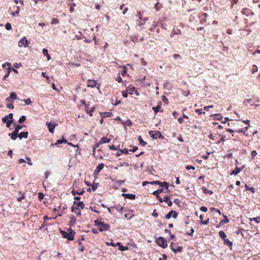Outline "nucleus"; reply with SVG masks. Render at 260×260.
I'll return each instance as SVG.
<instances>
[{"label":"nucleus","instance_id":"obj_1","mask_svg":"<svg viewBox=\"0 0 260 260\" xmlns=\"http://www.w3.org/2000/svg\"><path fill=\"white\" fill-rule=\"evenodd\" d=\"M95 225L99 227V230L100 232H103L108 230L110 226L108 224H105L104 222L99 221L98 220L94 221Z\"/></svg>","mask_w":260,"mask_h":260},{"label":"nucleus","instance_id":"obj_2","mask_svg":"<svg viewBox=\"0 0 260 260\" xmlns=\"http://www.w3.org/2000/svg\"><path fill=\"white\" fill-rule=\"evenodd\" d=\"M68 232H69L61 231L62 237L68 239L69 240H73L75 232L71 228L68 230Z\"/></svg>","mask_w":260,"mask_h":260},{"label":"nucleus","instance_id":"obj_3","mask_svg":"<svg viewBox=\"0 0 260 260\" xmlns=\"http://www.w3.org/2000/svg\"><path fill=\"white\" fill-rule=\"evenodd\" d=\"M136 16H138L139 18V20H137V25L138 26H141L145 24V21L148 20V18H143L142 16V14L140 12H138Z\"/></svg>","mask_w":260,"mask_h":260},{"label":"nucleus","instance_id":"obj_4","mask_svg":"<svg viewBox=\"0 0 260 260\" xmlns=\"http://www.w3.org/2000/svg\"><path fill=\"white\" fill-rule=\"evenodd\" d=\"M156 243L158 245L164 248H166L168 246L166 240L162 237H159L156 239Z\"/></svg>","mask_w":260,"mask_h":260},{"label":"nucleus","instance_id":"obj_5","mask_svg":"<svg viewBox=\"0 0 260 260\" xmlns=\"http://www.w3.org/2000/svg\"><path fill=\"white\" fill-rule=\"evenodd\" d=\"M29 44V42L26 39L25 37H23L18 42V46L19 47H27Z\"/></svg>","mask_w":260,"mask_h":260},{"label":"nucleus","instance_id":"obj_6","mask_svg":"<svg viewBox=\"0 0 260 260\" xmlns=\"http://www.w3.org/2000/svg\"><path fill=\"white\" fill-rule=\"evenodd\" d=\"M149 133L150 137L151 138H152L153 139H156L158 138H159L161 136L160 132L159 131H156V132L149 131Z\"/></svg>","mask_w":260,"mask_h":260},{"label":"nucleus","instance_id":"obj_7","mask_svg":"<svg viewBox=\"0 0 260 260\" xmlns=\"http://www.w3.org/2000/svg\"><path fill=\"white\" fill-rule=\"evenodd\" d=\"M178 215V213L175 211L171 210L166 215L165 218L166 219H170L171 216L174 218H176Z\"/></svg>","mask_w":260,"mask_h":260},{"label":"nucleus","instance_id":"obj_8","mask_svg":"<svg viewBox=\"0 0 260 260\" xmlns=\"http://www.w3.org/2000/svg\"><path fill=\"white\" fill-rule=\"evenodd\" d=\"M163 189L162 188L154 191L152 194L156 196V199L159 201V202H162V199L160 197L159 194L162 192Z\"/></svg>","mask_w":260,"mask_h":260},{"label":"nucleus","instance_id":"obj_9","mask_svg":"<svg viewBox=\"0 0 260 260\" xmlns=\"http://www.w3.org/2000/svg\"><path fill=\"white\" fill-rule=\"evenodd\" d=\"M245 167V166H243L242 168H238V167H236V169L233 170L231 173V175H237L238 173H239Z\"/></svg>","mask_w":260,"mask_h":260},{"label":"nucleus","instance_id":"obj_10","mask_svg":"<svg viewBox=\"0 0 260 260\" xmlns=\"http://www.w3.org/2000/svg\"><path fill=\"white\" fill-rule=\"evenodd\" d=\"M46 125L48 126V128L49 129V131L51 133H53L54 132V129L56 125H52L51 122H49L48 121L46 122Z\"/></svg>","mask_w":260,"mask_h":260},{"label":"nucleus","instance_id":"obj_11","mask_svg":"<svg viewBox=\"0 0 260 260\" xmlns=\"http://www.w3.org/2000/svg\"><path fill=\"white\" fill-rule=\"evenodd\" d=\"M96 85V82L95 80L91 79L88 80L87 86L93 88L95 87Z\"/></svg>","mask_w":260,"mask_h":260},{"label":"nucleus","instance_id":"obj_12","mask_svg":"<svg viewBox=\"0 0 260 260\" xmlns=\"http://www.w3.org/2000/svg\"><path fill=\"white\" fill-rule=\"evenodd\" d=\"M122 196L126 199L134 200L136 198V196L134 194L129 193H124L122 194Z\"/></svg>","mask_w":260,"mask_h":260},{"label":"nucleus","instance_id":"obj_13","mask_svg":"<svg viewBox=\"0 0 260 260\" xmlns=\"http://www.w3.org/2000/svg\"><path fill=\"white\" fill-rule=\"evenodd\" d=\"M9 136L12 140H15L18 137V133L14 131L12 133L9 134Z\"/></svg>","mask_w":260,"mask_h":260},{"label":"nucleus","instance_id":"obj_14","mask_svg":"<svg viewBox=\"0 0 260 260\" xmlns=\"http://www.w3.org/2000/svg\"><path fill=\"white\" fill-rule=\"evenodd\" d=\"M63 143H67V140H65L63 138L61 140H58L57 141L56 143L55 144H51V146H59V145Z\"/></svg>","mask_w":260,"mask_h":260},{"label":"nucleus","instance_id":"obj_15","mask_svg":"<svg viewBox=\"0 0 260 260\" xmlns=\"http://www.w3.org/2000/svg\"><path fill=\"white\" fill-rule=\"evenodd\" d=\"M28 132H21L19 134H18V137L20 139H21L23 138L26 139L28 137Z\"/></svg>","mask_w":260,"mask_h":260},{"label":"nucleus","instance_id":"obj_16","mask_svg":"<svg viewBox=\"0 0 260 260\" xmlns=\"http://www.w3.org/2000/svg\"><path fill=\"white\" fill-rule=\"evenodd\" d=\"M74 206L76 207H78V208H80L81 209H83L84 207V204L83 202H78L76 203V202H74Z\"/></svg>","mask_w":260,"mask_h":260},{"label":"nucleus","instance_id":"obj_17","mask_svg":"<svg viewBox=\"0 0 260 260\" xmlns=\"http://www.w3.org/2000/svg\"><path fill=\"white\" fill-rule=\"evenodd\" d=\"M72 211L76 213L77 215H80L81 214V212L79 211V209L78 207H76L74 206L72 207Z\"/></svg>","mask_w":260,"mask_h":260},{"label":"nucleus","instance_id":"obj_18","mask_svg":"<svg viewBox=\"0 0 260 260\" xmlns=\"http://www.w3.org/2000/svg\"><path fill=\"white\" fill-rule=\"evenodd\" d=\"M43 54L44 56H46L47 58V60H49L51 59V57L50 55L48 54V50L46 48H44L42 50Z\"/></svg>","mask_w":260,"mask_h":260},{"label":"nucleus","instance_id":"obj_19","mask_svg":"<svg viewBox=\"0 0 260 260\" xmlns=\"http://www.w3.org/2000/svg\"><path fill=\"white\" fill-rule=\"evenodd\" d=\"M104 167L103 164H100L96 168L94 171L95 173H99L103 169Z\"/></svg>","mask_w":260,"mask_h":260},{"label":"nucleus","instance_id":"obj_20","mask_svg":"<svg viewBox=\"0 0 260 260\" xmlns=\"http://www.w3.org/2000/svg\"><path fill=\"white\" fill-rule=\"evenodd\" d=\"M163 85L165 88L168 89V90H170L171 88L170 82L168 80L164 81Z\"/></svg>","mask_w":260,"mask_h":260},{"label":"nucleus","instance_id":"obj_21","mask_svg":"<svg viewBox=\"0 0 260 260\" xmlns=\"http://www.w3.org/2000/svg\"><path fill=\"white\" fill-rule=\"evenodd\" d=\"M76 222V219L74 216H71L70 217V225L71 226H73L75 224Z\"/></svg>","mask_w":260,"mask_h":260},{"label":"nucleus","instance_id":"obj_22","mask_svg":"<svg viewBox=\"0 0 260 260\" xmlns=\"http://www.w3.org/2000/svg\"><path fill=\"white\" fill-rule=\"evenodd\" d=\"M116 245H118L119 246V249L121 251H124L126 250H127L128 249V247L125 246V247H123L121 243H120V242H117L116 243Z\"/></svg>","mask_w":260,"mask_h":260},{"label":"nucleus","instance_id":"obj_23","mask_svg":"<svg viewBox=\"0 0 260 260\" xmlns=\"http://www.w3.org/2000/svg\"><path fill=\"white\" fill-rule=\"evenodd\" d=\"M102 117L105 118V117H110L111 116H112V113L111 112H102L100 113Z\"/></svg>","mask_w":260,"mask_h":260},{"label":"nucleus","instance_id":"obj_24","mask_svg":"<svg viewBox=\"0 0 260 260\" xmlns=\"http://www.w3.org/2000/svg\"><path fill=\"white\" fill-rule=\"evenodd\" d=\"M110 141H111L110 139H108L106 137H103L101 139L100 143V144L108 143H109L110 142Z\"/></svg>","mask_w":260,"mask_h":260},{"label":"nucleus","instance_id":"obj_25","mask_svg":"<svg viewBox=\"0 0 260 260\" xmlns=\"http://www.w3.org/2000/svg\"><path fill=\"white\" fill-rule=\"evenodd\" d=\"M202 188L205 193L212 194L213 193L212 190H208L207 188L205 186H203Z\"/></svg>","mask_w":260,"mask_h":260},{"label":"nucleus","instance_id":"obj_26","mask_svg":"<svg viewBox=\"0 0 260 260\" xmlns=\"http://www.w3.org/2000/svg\"><path fill=\"white\" fill-rule=\"evenodd\" d=\"M224 244L230 247L231 248H232L233 245L232 242L227 239L224 240Z\"/></svg>","mask_w":260,"mask_h":260},{"label":"nucleus","instance_id":"obj_27","mask_svg":"<svg viewBox=\"0 0 260 260\" xmlns=\"http://www.w3.org/2000/svg\"><path fill=\"white\" fill-rule=\"evenodd\" d=\"M158 26V22L154 21L152 23V27L150 28L151 31H153L156 27Z\"/></svg>","mask_w":260,"mask_h":260},{"label":"nucleus","instance_id":"obj_28","mask_svg":"<svg viewBox=\"0 0 260 260\" xmlns=\"http://www.w3.org/2000/svg\"><path fill=\"white\" fill-rule=\"evenodd\" d=\"M224 219L223 220H221L220 222V225H223V224H224L225 223H226L229 222V220L227 216H224Z\"/></svg>","mask_w":260,"mask_h":260},{"label":"nucleus","instance_id":"obj_29","mask_svg":"<svg viewBox=\"0 0 260 260\" xmlns=\"http://www.w3.org/2000/svg\"><path fill=\"white\" fill-rule=\"evenodd\" d=\"M84 192V191L83 190L80 191H76L74 190H72V194L73 196H75L76 194H79V195H82Z\"/></svg>","mask_w":260,"mask_h":260},{"label":"nucleus","instance_id":"obj_30","mask_svg":"<svg viewBox=\"0 0 260 260\" xmlns=\"http://www.w3.org/2000/svg\"><path fill=\"white\" fill-rule=\"evenodd\" d=\"M162 8V5L160 4L159 3L157 2L155 5V6H154V8L157 11H159L161 8Z\"/></svg>","mask_w":260,"mask_h":260},{"label":"nucleus","instance_id":"obj_31","mask_svg":"<svg viewBox=\"0 0 260 260\" xmlns=\"http://www.w3.org/2000/svg\"><path fill=\"white\" fill-rule=\"evenodd\" d=\"M138 140L139 141L140 144L143 146H145L147 144V143L143 140L141 136H139L138 137Z\"/></svg>","mask_w":260,"mask_h":260},{"label":"nucleus","instance_id":"obj_32","mask_svg":"<svg viewBox=\"0 0 260 260\" xmlns=\"http://www.w3.org/2000/svg\"><path fill=\"white\" fill-rule=\"evenodd\" d=\"M219 235L222 239L224 240L226 239V236L223 231H220L219 232Z\"/></svg>","mask_w":260,"mask_h":260},{"label":"nucleus","instance_id":"obj_33","mask_svg":"<svg viewBox=\"0 0 260 260\" xmlns=\"http://www.w3.org/2000/svg\"><path fill=\"white\" fill-rule=\"evenodd\" d=\"M150 184H158V185H159L160 184H164V185H166L167 182H160L159 181H152V182H150Z\"/></svg>","mask_w":260,"mask_h":260},{"label":"nucleus","instance_id":"obj_34","mask_svg":"<svg viewBox=\"0 0 260 260\" xmlns=\"http://www.w3.org/2000/svg\"><path fill=\"white\" fill-rule=\"evenodd\" d=\"M250 221H254L256 223H259L260 222V217H256L252 218L250 219Z\"/></svg>","mask_w":260,"mask_h":260},{"label":"nucleus","instance_id":"obj_35","mask_svg":"<svg viewBox=\"0 0 260 260\" xmlns=\"http://www.w3.org/2000/svg\"><path fill=\"white\" fill-rule=\"evenodd\" d=\"M68 4L71 6V8H70V12H72V13L74 11V7H75L76 6V4H75V3H73V4L68 3Z\"/></svg>","mask_w":260,"mask_h":260},{"label":"nucleus","instance_id":"obj_36","mask_svg":"<svg viewBox=\"0 0 260 260\" xmlns=\"http://www.w3.org/2000/svg\"><path fill=\"white\" fill-rule=\"evenodd\" d=\"M25 158L26 162H27L29 166H32V162L31 161V158L28 156L26 157Z\"/></svg>","mask_w":260,"mask_h":260},{"label":"nucleus","instance_id":"obj_37","mask_svg":"<svg viewBox=\"0 0 260 260\" xmlns=\"http://www.w3.org/2000/svg\"><path fill=\"white\" fill-rule=\"evenodd\" d=\"M22 128V126L20 125H17L15 127L14 131L16 132L17 133H19V131L20 129H21Z\"/></svg>","mask_w":260,"mask_h":260},{"label":"nucleus","instance_id":"obj_38","mask_svg":"<svg viewBox=\"0 0 260 260\" xmlns=\"http://www.w3.org/2000/svg\"><path fill=\"white\" fill-rule=\"evenodd\" d=\"M245 189L246 190H250L252 192H254L255 191V189L253 187H250L247 185H245Z\"/></svg>","mask_w":260,"mask_h":260},{"label":"nucleus","instance_id":"obj_39","mask_svg":"<svg viewBox=\"0 0 260 260\" xmlns=\"http://www.w3.org/2000/svg\"><path fill=\"white\" fill-rule=\"evenodd\" d=\"M10 96L12 100H16L17 99V96L14 92L11 93Z\"/></svg>","mask_w":260,"mask_h":260},{"label":"nucleus","instance_id":"obj_40","mask_svg":"<svg viewBox=\"0 0 260 260\" xmlns=\"http://www.w3.org/2000/svg\"><path fill=\"white\" fill-rule=\"evenodd\" d=\"M23 101L25 102V104L27 105H30L32 103V102L30 98L24 100Z\"/></svg>","mask_w":260,"mask_h":260},{"label":"nucleus","instance_id":"obj_41","mask_svg":"<svg viewBox=\"0 0 260 260\" xmlns=\"http://www.w3.org/2000/svg\"><path fill=\"white\" fill-rule=\"evenodd\" d=\"M135 90V87L134 86H129V88L127 90L128 91L129 94H133V91Z\"/></svg>","mask_w":260,"mask_h":260},{"label":"nucleus","instance_id":"obj_42","mask_svg":"<svg viewBox=\"0 0 260 260\" xmlns=\"http://www.w3.org/2000/svg\"><path fill=\"white\" fill-rule=\"evenodd\" d=\"M26 120V117L25 116H22L18 120L19 123H22Z\"/></svg>","mask_w":260,"mask_h":260},{"label":"nucleus","instance_id":"obj_43","mask_svg":"<svg viewBox=\"0 0 260 260\" xmlns=\"http://www.w3.org/2000/svg\"><path fill=\"white\" fill-rule=\"evenodd\" d=\"M13 123V121H12L11 120H9V122H6V126L8 128H9L10 129H11V124Z\"/></svg>","mask_w":260,"mask_h":260},{"label":"nucleus","instance_id":"obj_44","mask_svg":"<svg viewBox=\"0 0 260 260\" xmlns=\"http://www.w3.org/2000/svg\"><path fill=\"white\" fill-rule=\"evenodd\" d=\"M6 28L8 30H10L12 29L11 25L10 23H7L5 25Z\"/></svg>","mask_w":260,"mask_h":260},{"label":"nucleus","instance_id":"obj_45","mask_svg":"<svg viewBox=\"0 0 260 260\" xmlns=\"http://www.w3.org/2000/svg\"><path fill=\"white\" fill-rule=\"evenodd\" d=\"M19 193H20V194H21V196L20 197H19L17 198V201H18V202H21V201H22V200L23 199H24V195H23L22 193L19 192Z\"/></svg>","mask_w":260,"mask_h":260},{"label":"nucleus","instance_id":"obj_46","mask_svg":"<svg viewBox=\"0 0 260 260\" xmlns=\"http://www.w3.org/2000/svg\"><path fill=\"white\" fill-rule=\"evenodd\" d=\"M171 249L175 253H176L177 251H181L182 248L181 247H178L177 249H174L173 247H172Z\"/></svg>","mask_w":260,"mask_h":260},{"label":"nucleus","instance_id":"obj_47","mask_svg":"<svg viewBox=\"0 0 260 260\" xmlns=\"http://www.w3.org/2000/svg\"><path fill=\"white\" fill-rule=\"evenodd\" d=\"M160 108V106H157V107H153L152 109L155 113H157L159 111V110Z\"/></svg>","mask_w":260,"mask_h":260},{"label":"nucleus","instance_id":"obj_48","mask_svg":"<svg viewBox=\"0 0 260 260\" xmlns=\"http://www.w3.org/2000/svg\"><path fill=\"white\" fill-rule=\"evenodd\" d=\"M94 111V108L92 107L91 109L87 110V113L88 114H89L90 116H92V112Z\"/></svg>","mask_w":260,"mask_h":260},{"label":"nucleus","instance_id":"obj_49","mask_svg":"<svg viewBox=\"0 0 260 260\" xmlns=\"http://www.w3.org/2000/svg\"><path fill=\"white\" fill-rule=\"evenodd\" d=\"M9 120L8 116H7V115L2 118V121L4 123L9 122Z\"/></svg>","mask_w":260,"mask_h":260},{"label":"nucleus","instance_id":"obj_50","mask_svg":"<svg viewBox=\"0 0 260 260\" xmlns=\"http://www.w3.org/2000/svg\"><path fill=\"white\" fill-rule=\"evenodd\" d=\"M185 168L187 170H195V167L194 166H186L185 167Z\"/></svg>","mask_w":260,"mask_h":260},{"label":"nucleus","instance_id":"obj_51","mask_svg":"<svg viewBox=\"0 0 260 260\" xmlns=\"http://www.w3.org/2000/svg\"><path fill=\"white\" fill-rule=\"evenodd\" d=\"M58 23V20L56 18H53L51 22V23L52 24H57Z\"/></svg>","mask_w":260,"mask_h":260},{"label":"nucleus","instance_id":"obj_52","mask_svg":"<svg viewBox=\"0 0 260 260\" xmlns=\"http://www.w3.org/2000/svg\"><path fill=\"white\" fill-rule=\"evenodd\" d=\"M38 198L39 200L41 201L44 198V194L43 193L39 192L38 194Z\"/></svg>","mask_w":260,"mask_h":260},{"label":"nucleus","instance_id":"obj_53","mask_svg":"<svg viewBox=\"0 0 260 260\" xmlns=\"http://www.w3.org/2000/svg\"><path fill=\"white\" fill-rule=\"evenodd\" d=\"M257 71V67L255 65L253 66V68L252 69V73L256 72Z\"/></svg>","mask_w":260,"mask_h":260},{"label":"nucleus","instance_id":"obj_54","mask_svg":"<svg viewBox=\"0 0 260 260\" xmlns=\"http://www.w3.org/2000/svg\"><path fill=\"white\" fill-rule=\"evenodd\" d=\"M20 11V8L19 7H17V10L16 11H15L14 13H12V15L13 16H15L16 15H18Z\"/></svg>","mask_w":260,"mask_h":260},{"label":"nucleus","instance_id":"obj_55","mask_svg":"<svg viewBox=\"0 0 260 260\" xmlns=\"http://www.w3.org/2000/svg\"><path fill=\"white\" fill-rule=\"evenodd\" d=\"M173 56L175 59H180L181 58V56L178 54H174L173 55Z\"/></svg>","mask_w":260,"mask_h":260},{"label":"nucleus","instance_id":"obj_56","mask_svg":"<svg viewBox=\"0 0 260 260\" xmlns=\"http://www.w3.org/2000/svg\"><path fill=\"white\" fill-rule=\"evenodd\" d=\"M128 150L126 148L120 150V152L122 153L127 154Z\"/></svg>","mask_w":260,"mask_h":260},{"label":"nucleus","instance_id":"obj_57","mask_svg":"<svg viewBox=\"0 0 260 260\" xmlns=\"http://www.w3.org/2000/svg\"><path fill=\"white\" fill-rule=\"evenodd\" d=\"M13 114L12 113H10L8 115H7V116H8L9 119L11 120L12 121H13Z\"/></svg>","mask_w":260,"mask_h":260},{"label":"nucleus","instance_id":"obj_58","mask_svg":"<svg viewBox=\"0 0 260 260\" xmlns=\"http://www.w3.org/2000/svg\"><path fill=\"white\" fill-rule=\"evenodd\" d=\"M7 107L9 108V109H13L14 107L13 105V104H8L7 105H6Z\"/></svg>","mask_w":260,"mask_h":260},{"label":"nucleus","instance_id":"obj_59","mask_svg":"<svg viewBox=\"0 0 260 260\" xmlns=\"http://www.w3.org/2000/svg\"><path fill=\"white\" fill-rule=\"evenodd\" d=\"M152 215L155 217H156L158 216V213L156 212V210H153V211L152 213Z\"/></svg>","mask_w":260,"mask_h":260},{"label":"nucleus","instance_id":"obj_60","mask_svg":"<svg viewBox=\"0 0 260 260\" xmlns=\"http://www.w3.org/2000/svg\"><path fill=\"white\" fill-rule=\"evenodd\" d=\"M128 94L127 90L122 91V96L124 98H127Z\"/></svg>","mask_w":260,"mask_h":260},{"label":"nucleus","instance_id":"obj_61","mask_svg":"<svg viewBox=\"0 0 260 260\" xmlns=\"http://www.w3.org/2000/svg\"><path fill=\"white\" fill-rule=\"evenodd\" d=\"M169 200V197L168 196H165L162 199V202H167Z\"/></svg>","mask_w":260,"mask_h":260},{"label":"nucleus","instance_id":"obj_62","mask_svg":"<svg viewBox=\"0 0 260 260\" xmlns=\"http://www.w3.org/2000/svg\"><path fill=\"white\" fill-rule=\"evenodd\" d=\"M106 244L108 246H115L116 245H117L116 244H115L114 243H113L112 242H106Z\"/></svg>","mask_w":260,"mask_h":260},{"label":"nucleus","instance_id":"obj_63","mask_svg":"<svg viewBox=\"0 0 260 260\" xmlns=\"http://www.w3.org/2000/svg\"><path fill=\"white\" fill-rule=\"evenodd\" d=\"M200 210L202 211H203V212H206L207 211V207H205V206H202L201 208H200Z\"/></svg>","mask_w":260,"mask_h":260},{"label":"nucleus","instance_id":"obj_64","mask_svg":"<svg viewBox=\"0 0 260 260\" xmlns=\"http://www.w3.org/2000/svg\"><path fill=\"white\" fill-rule=\"evenodd\" d=\"M214 116L215 117V118L217 120H219L220 119V118H221V116L220 114H216L215 115H214Z\"/></svg>","mask_w":260,"mask_h":260}]
</instances>
